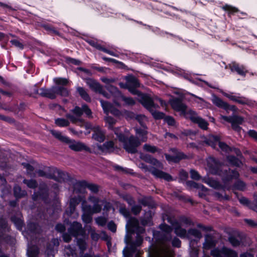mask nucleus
Listing matches in <instances>:
<instances>
[{
	"mask_svg": "<svg viewBox=\"0 0 257 257\" xmlns=\"http://www.w3.org/2000/svg\"><path fill=\"white\" fill-rule=\"evenodd\" d=\"M138 225V221L134 219H130V232L131 231H135L136 228H137Z\"/></svg>",
	"mask_w": 257,
	"mask_h": 257,
	"instance_id": "3c124183",
	"label": "nucleus"
},
{
	"mask_svg": "<svg viewBox=\"0 0 257 257\" xmlns=\"http://www.w3.org/2000/svg\"><path fill=\"white\" fill-rule=\"evenodd\" d=\"M41 27L44 29L48 34L50 35L60 36V32L51 24L48 23H43L40 25Z\"/></svg>",
	"mask_w": 257,
	"mask_h": 257,
	"instance_id": "f3484780",
	"label": "nucleus"
},
{
	"mask_svg": "<svg viewBox=\"0 0 257 257\" xmlns=\"http://www.w3.org/2000/svg\"><path fill=\"white\" fill-rule=\"evenodd\" d=\"M143 149L145 151L152 153H155L159 151L156 146L148 144H145L143 146Z\"/></svg>",
	"mask_w": 257,
	"mask_h": 257,
	"instance_id": "e433bc0d",
	"label": "nucleus"
},
{
	"mask_svg": "<svg viewBox=\"0 0 257 257\" xmlns=\"http://www.w3.org/2000/svg\"><path fill=\"white\" fill-rule=\"evenodd\" d=\"M119 142L123 144V148L126 151H128V145L127 144L128 139L123 134L120 133H115Z\"/></svg>",
	"mask_w": 257,
	"mask_h": 257,
	"instance_id": "c756f323",
	"label": "nucleus"
},
{
	"mask_svg": "<svg viewBox=\"0 0 257 257\" xmlns=\"http://www.w3.org/2000/svg\"><path fill=\"white\" fill-rule=\"evenodd\" d=\"M92 214H83L82 215L83 221L86 223H89L91 222L92 220Z\"/></svg>",
	"mask_w": 257,
	"mask_h": 257,
	"instance_id": "864d4df0",
	"label": "nucleus"
},
{
	"mask_svg": "<svg viewBox=\"0 0 257 257\" xmlns=\"http://www.w3.org/2000/svg\"><path fill=\"white\" fill-rule=\"evenodd\" d=\"M227 160L232 165L239 166L241 163L236 158L232 156H229L227 157Z\"/></svg>",
	"mask_w": 257,
	"mask_h": 257,
	"instance_id": "5fc2aeb1",
	"label": "nucleus"
},
{
	"mask_svg": "<svg viewBox=\"0 0 257 257\" xmlns=\"http://www.w3.org/2000/svg\"><path fill=\"white\" fill-rule=\"evenodd\" d=\"M190 175L191 178L194 180H199L200 178V176L198 173L194 170L190 171Z\"/></svg>",
	"mask_w": 257,
	"mask_h": 257,
	"instance_id": "338daca9",
	"label": "nucleus"
},
{
	"mask_svg": "<svg viewBox=\"0 0 257 257\" xmlns=\"http://www.w3.org/2000/svg\"><path fill=\"white\" fill-rule=\"evenodd\" d=\"M171 151L177 154L176 157H172L169 155L166 154V159L169 161H173L174 162H178L179 160L187 158V156L182 152H179L176 149H172Z\"/></svg>",
	"mask_w": 257,
	"mask_h": 257,
	"instance_id": "dca6fc26",
	"label": "nucleus"
},
{
	"mask_svg": "<svg viewBox=\"0 0 257 257\" xmlns=\"http://www.w3.org/2000/svg\"><path fill=\"white\" fill-rule=\"evenodd\" d=\"M187 187L190 189H196L200 197H203L208 194V190L202 185L199 184L193 181H188Z\"/></svg>",
	"mask_w": 257,
	"mask_h": 257,
	"instance_id": "1a4fd4ad",
	"label": "nucleus"
},
{
	"mask_svg": "<svg viewBox=\"0 0 257 257\" xmlns=\"http://www.w3.org/2000/svg\"><path fill=\"white\" fill-rule=\"evenodd\" d=\"M232 126L233 127L234 125L236 123L241 124L243 121V118L239 116H232Z\"/></svg>",
	"mask_w": 257,
	"mask_h": 257,
	"instance_id": "09e8293b",
	"label": "nucleus"
},
{
	"mask_svg": "<svg viewBox=\"0 0 257 257\" xmlns=\"http://www.w3.org/2000/svg\"><path fill=\"white\" fill-rule=\"evenodd\" d=\"M212 101L216 106L223 108L227 112H228L229 110H232L233 111H237V109L235 105H230L227 102L223 101L222 99L216 96H213Z\"/></svg>",
	"mask_w": 257,
	"mask_h": 257,
	"instance_id": "9d476101",
	"label": "nucleus"
},
{
	"mask_svg": "<svg viewBox=\"0 0 257 257\" xmlns=\"http://www.w3.org/2000/svg\"><path fill=\"white\" fill-rule=\"evenodd\" d=\"M207 166L209 171L214 174L222 175V173L220 171V169L221 170L224 169L225 166H222L221 164L218 163L215 159L210 157L207 159Z\"/></svg>",
	"mask_w": 257,
	"mask_h": 257,
	"instance_id": "20e7f679",
	"label": "nucleus"
},
{
	"mask_svg": "<svg viewBox=\"0 0 257 257\" xmlns=\"http://www.w3.org/2000/svg\"><path fill=\"white\" fill-rule=\"evenodd\" d=\"M81 201L80 196L71 197L69 200L70 214L71 215L75 210L76 206Z\"/></svg>",
	"mask_w": 257,
	"mask_h": 257,
	"instance_id": "5701e85b",
	"label": "nucleus"
},
{
	"mask_svg": "<svg viewBox=\"0 0 257 257\" xmlns=\"http://www.w3.org/2000/svg\"><path fill=\"white\" fill-rule=\"evenodd\" d=\"M77 245L80 250V253H83L87 248L86 243L85 240L81 239H78Z\"/></svg>",
	"mask_w": 257,
	"mask_h": 257,
	"instance_id": "a18cd8bd",
	"label": "nucleus"
},
{
	"mask_svg": "<svg viewBox=\"0 0 257 257\" xmlns=\"http://www.w3.org/2000/svg\"><path fill=\"white\" fill-rule=\"evenodd\" d=\"M139 86L140 83L138 79L136 77L130 75V92L134 96V97H130V105L135 104L136 100H137L149 111L153 108H158V105L154 104L151 98L135 89Z\"/></svg>",
	"mask_w": 257,
	"mask_h": 257,
	"instance_id": "f257e3e1",
	"label": "nucleus"
},
{
	"mask_svg": "<svg viewBox=\"0 0 257 257\" xmlns=\"http://www.w3.org/2000/svg\"><path fill=\"white\" fill-rule=\"evenodd\" d=\"M72 112L75 114L77 117H80L83 114L82 107L80 108L78 106H76L72 110Z\"/></svg>",
	"mask_w": 257,
	"mask_h": 257,
	"instance_id": "13d9d810",
	"label": "nucleus"
},
{
	"mask_svg": "<svg viewBox=\"0 0 257 257\" xmlns=\"http://www.w3.org/2000/svg\"><path fill=\"white\" fill-rule=\"evenodd\" d=\"M28 231L32 233H40V228L37 224L31 222L27 225Z\"/></svg>",
	"mask_w": 257,
	"mask_h": 257,
	"instance_id": "72a5a7b5",
	"label": "nucleus"
},
{
	"mask_svg": "<svg viewBox=\"0 0 257 257\" xmlns=\"http://www.w3.org/2000/svg\"><path fill=\"white\" fill-rule=\"evenodd\" d=\"M203 181L213 188H217L219 187L218 182L215 180L204 178Z\"/></svg>",
	"mask_w": 257,
	"mask_h": 257,
	"instance_id": "ea45409f",
	"label": "nucleus"
},
{
	"mask_svg": "<svg viewBox=\"0 0 257 257\" xmlns=\"http://www.w3.org/2000/svg\"><path fill=\"white\" fill-rule=\"evenodd\" d=\"M211 254L214 257H237L235 251L225 247L221 250L214 249L211 251Z\"/></svg>",
	"mask_w": 257,
	"mask_h": 257,
	"instance_id": "0eeeda50",
	"label": "nucleus"
},
{
	"mask_svg": "<svg viewBox=\"0 0 257 257\" xmlns=\"http://www.w3.org/2000/svg\"><path fill=\"white\" fill-rule=\"evenodd\" d=\"M141 158L151 165L150 167H148L144 164H141L140 167L145 172L149 171L155 177L164 179L167 181L172 180L171 176L169 174L155 168V166L159 168H162V164L157 159L152 158L150 155H141Z\"/></svg>",
	"mask_w": 257,
	"mask_h": 257,
	"instance_id": "f03ea898",
	"label": "nucleus"
},
{
	"mask_svg": "<svg viewBox=\"0 0 257 257\" xmlns=\"http://www.w3.org/2000/svg\"><path fill=\"white\" fill-rule=\"evenodd\" d=\"M101 103L104 112L106 114H107L108 112L110 111L113 107L112 105L108 102L101 100Z\"/></svg>",
	"mask_w": 257,
	"mask_h": 257,
	"instance_id": "37998d69",
	"label": "nucleus"
},
{
	"mask_svg": "<svg viewBox=\"0 0 257 257\" xmlns=\"http://www.w3.org/2000/svg\"><path fill=\"white\" fill-rule=\"evenodd\" d=\"M130 60H132L135 63H142L143 64H153L148 62V60L145 58L144 56L137 55V56L134 55L131 56L130 54Z\"/></svg>",
	"mask_w": 257,
	"mask_h": 257,
	"instance_id": "b1692460",
	"label": "nucleus"
},
{
	"mask_svg": "<svg viewBox=\"0 0 257 257\" xmlns=\"http://www.w3.org/2000/svg\"><path fill=\"white\" fill-rule=\"evenodd\" d=\"M55 123L60 126H67L69 125V122L65 119L58 118L55 120Z\"/></svg>",
	"mask_w": 257,
	"mask_h": 257,
	"instance_id": "de8ad7c7",
	"label": "nucleus"
},
{
	"mask_svg": "<svg viewBox=\"0 0 257 257\" xmlns=\"http://www.w3.org/2000/svg\"><path fill=\"white\" fill-rule=\"evenodd\" d=\"M142 210V207L139 205H135L132 207V212L134 214H139Z\"/></svg>",
	"mask_w": 257,
	"mask_h": 257,
	"instance_id": "e2e57ef3",
	"label": "nucleus"
},
{
	"mask_svg": "<svg viewBox=\"0 0 257 257\" xmlns=\"http://www.w3.org/2000/svg\"><path fill=\"white\" fill-rule=\"evenodd\" d=\"M230 69L232 72H236L240 75H244L245 71L242 65H230Z\"/></svg>",
	"mask_w": 257,
	"mask_h": 257,
	"instance_id": "f704fd0d",
	"label": "nucleus"
},
{
	"mask_svg": "<svg viewBox=\"0 0 257 257\" xmlns=\"http://www.w3.org/2000/svg\"><path fill=\"white\" fill-rule=\"evenodd\" d=\"M146 128H144L143 130L136 129L137 135L139 137L141 138V141L142 142H145L147 140V131L146 130Z\"/></svg>",
	"mask_w": 257,
	"mask_h": 257,
	"instance_id": "c9c22d12",
	"label": "nucleus"
},
{
	"mask_svg": "<svg viewBox=\"0 0 257 257\" xmlns=\"http://www.w3.org/2000/svg\"><path fill=\"white\" fill-rule=\"evenodd\" d=\"M66 144L69 145V148L73 151L78 152L84 150L86 152H91L90 148L81 142L69 139Z\"/></svg>",
	"mask_w": 257,
	"mask_h": 257,
	"instance_id": "ddd939ff",
	"label": "nucleus"
},
{
	"mask_svg": "<svg viewBox=\"0 0 257 257\" xmlns=\"http://www.w3.org/2000/svg\"><path fill=\"white\" fill-rule=\"evenodd\" d=\"M94 131V134L93 135L92 138L95 140L102 142L105 139V135L99 128V127H95L93 128Z\"/></svg>",
	"mask_w": 257,
	"mask_h": 257,
	"instance_id": "aec40b11",
	"label": "nucleus"
},
{
	"mask_svg": "<svg viewBox=\"0 0 257 257\" xmlns=\"http://www.w3.org/2000/svg\"><path fill=\"white\" fill-rule=\"evenodd\" d=\"M156 108H153L150 112L152 114L153 116L155 119H161L164 117L165 114L162 112H160L155 110Z\"/></svg>",
	"mask_w": 257,
	"mask_h": 257,
	"instance_id": "79ce46f5",
	"label": "nucleus"
},
{
	"mask_svg": "<svg viewBox=\"0 0 257 257\" xmlns=\"http://www.w3.org/2000/svg\"><path fill=\"white\" fill-rule=\"evenodd\" d=\"M23 182L30 188H36L38 186L37 182L35 180L25 179L24 180Z\"/></svg>",
	"mask_w": 257,
	"mask_h": 257,
	"instance_id": "c03bdc74",
	"label": "nucleus"
},
{
	"mask_svg": "<svg viewBox=\"0 0 257 257\" xmlns=\"http://www.w3.org/2000/svg\"><path fill=\"white\" fill-rule=\"evenodd\" d=\"M51 132L53 134V135L55 137V138L58 139L60 141L65 143H67V142L68 141L69 139L66 137L62 136L60 133L55 132L54 131H51Z\"/></svg>",
	"mask_w": 257,
	"mask_h": 257,
	"instance_id": "4c0bfd02",
	"label": "nucleus"
},
{
	"mask_svg": "<svg viewBox=\"0 0 257 257\" xmlns=\"http://www.w3.org/2000/svg\"><path fill=\"white\" fill-rule=\"evenodd\" d=\"M77 91L79 92V94H80V95L84 100H85L86 101H90V98L89 95L86 92V91L84 90V88H83L82 87H78L77 88Z\"/></svg>",
	"mask_w": 257,
	"mask_h": 257,
	"instance_id": "58836bf2",
	"label": "nucleus"
},
{
	"mask_svg": "<svg viewBox=\"0 0 257 257\" xmlns=\"http://www.w3.org/2000/svg\"><path fill=\"white\" fill-rule=\"evenodd\" d=\"M204 143L215 148L218 145L222 151L228 152L230 151V147L225 143L220 142L219 140H216L215 138L209 139V140L205 141Z\"/></svg>",
	"mask_w": 257,
	"mask_h": 257,
	"instance_id": "4468645a",
	"label": "nucleus"
},
{
	"mask_svg": "<svg viewBox=\"0 0 257 257\" xmlns=\"http://www.w3.org/2000/svg\"><path fill=\"white\" fill-rule=\"evenodd\" d=\"M55 229L59 232L64 233L66 230V227L62 223H58L55 226Z\"/></svg>",
	"mask_w": 257,
	"mask_h": 257,
	"instance_id": "bf43d9fd",
	"label": "nucleus"
},
{
	"mask_svg": "<svg viewBox=\"0 0 257 257\" xmlns=\"http://www.w3.org/2000/svg\"><path fill=\"white\" fill-rule=\"evenodd\" d=\"M83 113L85 112V114L89 117L91 116V111L87 105H83L82 106Z\"/></svg>",
	"mask_w": 257,
	"mask_h": 257,
	"instance_id": "774afa93",
	"label": "nucleus"
},
{
	"mask_svg": "<svg viewBox=\"0 0 257 257\" xmlns=\"http://www.w3.org/2000/svg\"><path fill=\"white\" fill-rule=\"evenodd\" d=\"M107 88L108 91L114 96V97L120 98L125 102L126 104H128V99L127 97L122 95L120 92L116 87L110 85L107 87Z\"/></svg>",
	"mask_w": 257,
	"mask_h": 257,
	"instance_id": "a211bd4d",
	"label": "nucleus"
},
{
	"mask_svg": "<svg viewBox=\"0 0 257 257\" xmlns=\"http://www.w3.org/2000/svg\"><path fill=\"white\" fill-rule=\"evenodd\" d=\"M164 120L169 125L175 126L176 125V121L174 118L171 116H168L164 117Z\"/></svg>",
	"mask_w": 257,
	"mask_h": 257,
	"instance_id": "4d7b16f0",
	"label": "nucleus"
},
{
	"mask_svg": "<svg viewBox=\"0 0 257 257\" xmlns=\"http://www.w3.org/2000/svg\"><path fill=\"white\" fill-rule=\"evenodd\" d=\"M95 220H96V223L98 225H101V226L104 225L107 222L106 219L103 217H97L95 219Z\"/></svg>",
	"mask_w": 257,
	"mask_h": 257,
	"instance_id": "052dcab7",
	"label": "nucleus"
},
{
	"mask_svg": "<svg viewBox=\"0 0 257 257\" xmlns=\"http://www.w3.org/2000/svg\"><path fill=\"white\" fill-rule=\"evenodd\" d=\"M86 186L93 193H97L98 191V186L96 185L93 184H87Z\"/></svg>",
	"mask_w": 257,
	"mask_h": 257,
	"instance_id": "680f3d73",
	"label": "nucleus"
},
{
	"mask_svg": "<svg viewBox=\"0 0 257 257\" xmlns=\"http://www.w3.org/2000/svg\"><path fill=\"white\" fill-rule=\"evenodd\" d=\"M175 233L181 236H185L186 234V230L183 228H182L180 226L176 227L175 229Z\"/></svg>",
	"mask_w": 257,
	"mask_h": 257,
	"instance_id": "8fccbe9b",
	"label": "nucleus"
},
{
	"mask_svg": "<svg viewBox=\"0 0 257 257\" xmlns=\"http://www.w3.org/2000/svg\"><path fill=\"white\" fill-rule=\"evenodd\" d=\"M101 238L104 240L107 241V245L109 246L110 245V237L105 232H102L101 233Z\"/></svg>",
	"mask_w": 257,
	"mask_h": 257,
	"instance_id": "0e129e2a",
	"label": "nucleus"
},
{
	"mask_svg": "<svg viewBox=\"0 0 257 257\" xmlns=\"http://www.w3.org/2000/svg\"><path fill=\"white\" fill-rule=\"evenodd\" d=\"M50 179H53L55 180L62 182H71L72 178L67 173L61 172L59 170H56L52 176H49Z\"/></svg>",
	"mask_w": 257,
	"mask_h": 257,
	"instance_id": "9b49d317",
	"label": "nucleus"
},
{
	"mask_svg": "<svg viewBox=\"0 0 257 257\" xmlns=\"http://www.w3.org/2000/svg\"><path fill=\"white\" fill-rule=\"evenodd\" d=\"M62 62H58L57 64H63L64 62L67 64H80V61L69 56H63L61 59Z\"/></svg>",
	"mask_w": 257,
	"mask_h": 257,
	"instance_id": "bb28decb",
	"label": "nucleus"
},
{
	"mask_svg": "<svg viewBox=\"0 0 257 257\" xmlns=\"http://www.w3.org/2000/svg\"><path fill=\"white\" fill-rule=\"evenodd\" d=\"M141 144L137 138L130 137V153H134L137 152V148Z\"/></svg>",
	"mask_w": 257,
	"mask_h": 257,
	"instance_id": "4be33fe9",
	"label": "nucleus"
},
{
	"mask_svg": "<svg viewBox=\"0 0 257 257\" xmlns=\"http://www.w3.org/2000/svg\"><path fill=\"white\" fill-rule=\"evenodd\" d=\"M87 227L89 228L90 229V231L91 234V237L92 238V239L94 240H98L99 238V235L95 232L94 230L91 228V226H87Z\"/></svg>",
	"mask_w": 257,
	"mask_h": 257,
	"instance_id": "69168bd1",
	"label": "nucleus"
},
{
	"mask_svg": "<svg viewBox=\"0 0 257 257\" xmlns=\"http://www.w3.org/2000/svg\"><path fill=\"white\" fill-rule=\"evenodd\" d=\"M169 102L173 109L180 112L181 114L186 118L188 117L189 113L191 109H188L187 106L182 103L181 100L177 98H172L170 100Z\"/></svg>",
	"mask_w": 257,
	"mask_h": 257,
	"instance_id": "7ed1b4c3",
	"label": "nucleus"
},
{
	"mask_svg": "<svg viewBox=\"0 0 257 257\" xmlns=\"http://www.w3.org/2000/svg\"><path fill=\"white\" fill-rule=\"evenodd\" d=\"M223 94L230 100L238 102L239 104H245L248 103V100L244 97L234 95L233 93H223Z\"/></svg>",
	"mask_w": 257,
	"mask_h": 257,
	"instance_id": "2eb2a0df",
	"label": "nucleus"
},
{
	"mask_svg": "<svg viewBox=\"0 0 257 257\" xmlns=\"http://www.w3.org/2000/svg\"><path fill=\"white\" fill-rule=\"evenodd\" d=\"M87 84L92 89L96 92H99L102 88L100 84L92 80H88Z\"/></svg>",
	"mask_w": 257,
	"mask_h": 257,
	"instance_id": "2f4dec72",
	"label": "nucleus"
},
{
	"mask_svg": "<svg viewBox=\"0 0 257 257\" xmlns=\"http://www.w3.org/2000/svg\"><path fill=\"white\" fill-rule=\"evenodd\" d=\"M11 220L17 225V227L19 229H21L23 225V222L21 219L17 218L16 216H13L11 218Z\"/></svg>",
	"mask_w": 257,
	"mask_h": 257,
	"instance_id": "49530a36",
	"label": "nucleus"
},
{
	"mask_svg": "<svg viewBox=\"0 0 257 257\" xmlns=\"http://www.w3.org/2000/svg\"><path fill=\"white\" fill-rule=\"evenodd\" d=\"M55 82L57 85H67L69 81L67 79L65 78H57L54 80Z\"/></svg>",
	"mask_w": 257,
	"mask_h": 257,
	"instance_id": "6e6d98bb",
	"label": "nucleus"
},
{
	"mask_svg": "<svg viewBox=\"0 0 257 257\" xmlns=\"http://www.w3.org/2000/svg\"><path fill=\"white\" fill-rule=\"evenodd\" d=\"M86 42L91 46L98 50L102 51L112 56H115V52L113 50L105 48L104 46L99 43L97 40L88 39L86 40Z\"/></svg>",
	"mask_w": 257,
	"mask_h": 257,
	"instance_id": "f8f14e48",
	"label": "nucleus"
},
{
	"mask_svg": "<svg viewBox=\"0 0 257 257\" xmlns=\"http://www.w3.org/2000/svg\"><path fill=\"white\" fill-rule=\"evenodd\" d=\"M189 115L187 118L190 119L193 122L198 124V126L203 130H206L208 123L204 119L198 115L197 113L193 110H190Z\"/></svg>",
	"mask_w": 257,
	"mask_h": 257,
	"instance_id": "423d86ee",
	"label": "nucleus"
},
{
	"mask_svg": "<svg viewBox=\"0 0 257 257\" xmlns=\"http://www.w3.org/2000/svg\"><path fill=\"white\" fill-rule=\"evenodd\" d=\"M40 94L44 97H48L50 99H55L56 97V91L42 89L40 90Z\"/></svg>",
	"mask_w": 257,
	"mask_h": 257,
	"instance_id": "7c9ffc66",
	"label": "nucleus"
},
{
	"mask_svg": "<svg viewBox=\"0 0 257 257\" xmlns=\"http://www.w3.org/2000/svg\"><path fill=\"white\" fill-rule=\"evenodd\" d=\"M56 93L62 96L66 97L69 95V91L67 88L60 86L56 90Z\"/></svg>",
	"mask_w": 257,
	"mask_h": 257,
	"instance_id": "a19ab883",
	"label": "nucleus"
},
{
	"mask_svg": "<svg viewBox=\"0 0 257 257\" xmlns=\"http://www.w3.org/2000/svg\"><path fill=\"white\" fill-rule=\"evenodd\" d=\"M98 148L103 153L112 152L114 150V143L112 141L107 142L102 146H98Z\"/></svg>",
	"mask_w": 257,
	"mask_h": 257,
	"instance_id": "412c9836",
	"label": "nucleus"
},
{
	"mask_svg": "<svg viewBox=\"0 0 257 257\" xmlns=\"http://www.w3.org/2000/svg\"><path fill=\"white\" fill-rule=\"evenodd\" d=\"M81 207L83 214H93V209H92V207L90 205L87 204L85 200L83 201Z\"/></svg>",
	"mask_w": 257,
	"mask_h": 257,
	"instance_id": "473e14b6",
	"label": "nucleus"
},
{
	"mask_svg": "<svg viewBox=\"0 0 257 257\" xmlns=\"http://www.w3.org/2000/svg\"><path fill=\"white\" fill-rule=\"evenodd\" d=\"M9 35L12 37L16 38L10 41L12 45L20 50H23L25 47V45L23 43V40L14 34L10 33Z\"/></svg>",
	"mask_w": 257,
	"mask_h": 257,
	"instance_id": "6ab92c4d",
	"label": "nucleus"
},
{
	"mask_svg": "<svg viewBox=\"0 0 257 257\" xmlns=\"http://www.w3.org/2000/svg\"><path fill=\"white\" fill-rule=\"evenodd\" d=\"M68 232L72 236L77 237L78 236H83L85 234V230L82 228V225L76 221L74 222L68 229Z\"/></svg>",
	"mask_w": 257,
	"mask_h": 257,
	"instance_id": "6e6552de",
	"label": "nucleus"
},
{
	"mask_svg": "<svg viewBox=\"0 0 257 257\" xmlns=\"http://www.w3.org/2000/svg\"><path fill=\"white\" fill-rule=\"evenodd\" d=\"M39 253V248L36 245L29 246L27 249L28 257H37Z\"/></svg>",
	"mask_w": 257,
	"mask_h": 257,
	"instance_id": "cd10ccee",
	"label": "nucleus"
},
{
	"mask_svg": "<svg viewBox=\"0 0 257 257\" xmlns=\"http://www.w3.org/2000/svg\"><path fill=\"white\" fill-rule=\"evenodd\" d=\"M9 36H10L9 34L7 35L0 32V42L2 41L7 45L10 39Z\"/></svg>",
	"mask_w": 257,
	"mask_h": 257,
	"instance_id": "603ef678",
	"label": "nucleus"
},
{
	"mask_svg": "<svg viewBox=\"0 0 257 257\" xmlns=\"http://www.w3.org/2000/svg\"><path fill=\"white\" fill-rule=\"evenodd\" d=\"M130 118L131 119H135L137 120L143 128H146V121L147 120V117L145 115L143 114L139 115H130Z\"/></svg>",
	"mask_w": 257,
	"mask_h": 257,
	"instance_id": "a878e982",
	"label": "nucleus"
},
{
	"mask_svg": "<svg viewBox=\"0 0 257 257\" xmlns=\"http://www.w3.org/2000/svg\"><path fill=\"white\" fill-rule=\"evenodd\" d=\"M222 9L224 11L228 12V16H230L231 15H233L236 13L240 12L239 10L236 7H233L231 5L225 4L222 7Z\"/></svg>",
	"mask_w": 257,
	"mask_h": 257,
	"instance_id": "c85d7f7f",
	"label": "nucleus"
},
{
	"mask_svg": "<svg viewBox=\"0 0 257 257\" xmlns=\"http://www.w3.org/2000/svg\"><path fill=\"white\" fill-rule=\"evenodd\" d=\"M49 197V189L47 185L45 183H41L39 187V191L34 193L32 196V199L36 201L41 199L46 201Z\"/></svg>",
	"mask_w": 257,
	"mask_h": 257,
	"instance_id": "39448f33",
	"label": "nucleus"
},
{
	"mask_svg": "<svg viewBox=\"0 0 257 257\" xmlns=\"http://www.w3.org/2000/svg\"><path fill=\"white\" fill-rule=\"evenodd\" d=\"M14 195L17 199L26 197L27 196V192L25 190H22V188L18 185L15 186L13 189Z\"/></svg>",
	"mask_w": 257,
	"mask_h": 257,
	"instance_id": "393cba45",
	"label": "nucleus"
}]
</instances>
